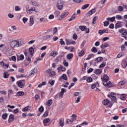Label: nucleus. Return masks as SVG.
<instances>
[{
  "label": "nucleus",
  "instance_id": "nucleus-29",
  "mask_svg": "<svg viewBox=\"0 0 127 127\" xmlns=\"http://www.w3.org/2000/svg\"><path fill=\"white\" fill-rule=\"evenodd\" d=\"M73 54L72 53H70V54H69L67 55L66 57H67V59L68 60H71V59L72 58H73Z\"/></svg>",
  "mask_w": 127,
  "mask_h": 127
},
{
  "label": "nucleus",
  "instance_id": "nucleus-41",
  "mask_svg": "<svg viewBox=\"0 0 127 127\" xmlns=\"http://www.w3.org/2000/svg\"><path fill=\"white\" fill-rule=\"evenodd\" d=\"M102 60H103V57H99L96 59L95 61H96V62H101Z\"/></svg>",
  "mask_w": 127,
  "mask_h": 127
},
{
  "label": "nucleus",
  "instance_id": "nucleus-3",
  "mask_svg": "<svg viewBox=\"0 0 127 127\" xmlns=\"http://www.w3.org/2000/svg\"><path fill=\"white\" fill-rule=\"evenodd\" d=\"M64 1L63 0H58L57 4V8L60 9V10H62V9H63V5L64 4Z\"/></svg>",
  "mask_w": 127,
  "mask_h": 127
},
{
  "label": "nucleus",
  "instance_id": "nucleus-40",
  "mask_svg": "<svg viewBox=\"0 0 127 127\" xmlns=\"http://www.w3.org/2000/svg\"><path fill=\"white\" fill-rule=\"evenodd\" d=\"M92 52H93V53H96L98 52V50H97V48L93 47L91 49Z\"/></svg>",
  "mask_w": 127,
  "mask_h": 127
},
{
  "label": "nucleus",
  "instance_id": "nucleus-18",
  "mask_svg": "<svg viewBox=\"0 0 127 127\" xmlns=\"http://www.w3.org/2000/svg\"><path fill=\"white\" fill-rule=\"evenodd\" d=\"M76 121V119H67V124H68V125H71L73 122H75Z\"/></svg>",
  "mask_w": 127,
  "mask_h": 127
},
{
  "label": "nucleus",
  "instance_id": "nucleus-59",
  "mask_svg": "<svg viewBox=\"0 0 127 127\" xmlns=\"http://www.w3.org/2000/svg\"><path fill=\"white\" fill-rule=\"evenodd\" d=\"M110 98H112L113 97H115L116 96H117V95L116 94V93H114V92H112L110 94Z\"/></svg>",
  "mask_w": 127,
  "mask_h": 127
},
{
  "label": "nucleus",
  "instance_id": "nucleus-19",
  "mask_svg": "<svg viewBox=\"0 0 127 127\" xmlns=\"http://www.w3.org/2000/svg\"><path fill=\"white\" fill-rule=\"evenodd\" d=\"M68 14H69V12H65L63 14L61 15V19H63V18H65V17L66 16H67V15H68Z\"/></svg>",
  "mask_w": 127,
  "mask_h": 127
},
{
  "label": "nucleus",
  "instance_id": "nucleus-49",
  "mask_svg": "<svg viewBox=\"0 0 127 127\" xmlns=\"http://www.w3.org/2000/svg\"><path fill=\"white\" fill-rule=\"evenodd\" d=\"M64 65L65 66V67H68L69 66V63L68 62H66V60L64 61Z\"/></svg>",
  "mask_w": 127,
  "mask_h": 127
},
{
  "label": "nucleus",
  "instance_id": "nucleus-26",
  "mask_svg": "<svg viewBox=\"0 0 127 127\" xmlns=\"http://www.w3.org/2000/svg\"><path fill=\"white\" fill-rule=\"evenodd\" d=\"M79 28L81 30V31H85L87 29V27L86 26H79Z\"/></svg>",
  "mask_w": 127,
  "mask_h": 127
},
{
  "label": "nucleus",
  "instance_id": "nucleus-20",
  "mask_svg": "<svg viewBox=\"0 0 127 127\" xmlns=\"http://www.w3.org/2000/svg\"><path fill=\"white\" fill-rule=\"evenodd\" d=\"M107 20H108V21H110V20L111 21V22H114L115 20H116V17L114 16L112 17V18L111 17H108L107 18Z\"/></svg>",
  "mask_w": 127,
  "mask_h": 127
},
{
  "label": "nucleus",
  "instance_id": "nucleus-4",
  "mask_svg": "<svg viewBox=\"0 0 127 127\" xmlns=\"http://www.w3.org/2000/svg\"><path fill=\"white\" fill-rule=\"evenodd\" d=\"M47 72H48V74H49V76H50V77H53V76H55L56 75V72L53 71H51L50 69H49L48 70H47Z\"/></svg>",
  "mask_w": 127,
  "mask_h": 127
},
{
  "label": "nucleus",
  "instance_id": "nucleus-62",
  "mask_svg": "<svg viewBox=\"0 0 127 127\" xmlns=\"http://www.w3.org/2000/svg\"><path fill=\"white\" fill-rule=\"evenodd\" d=\"M8 16L10 18H13V17H14V15L12 14H11V13L8 14Z\"/></svg>",
  "mask_w": 127,
  "mask_h": 127
},
{
  "label": "nucleus",
  "instance_id": "nucleus-42",
  "mask_svg": "<svg viewBox=\"0 0 127 127\" xmlns=\"http://www.w3.org/2000/svg\"><path fill=\"white\" fill-rule=\"evenodd\" d=\"M49 114V111L48 110H46L45 112L44 113L43 117L44 118H46L48 116Z\"/></svg>",
  "mask_w": 127,
  "mask_h": 127
},
{
  "label": "nucleus",
  "instance_id": "nucleus-33",
  "mask_svg": "<svg viewBox=\"0 0 127 127\" xmlns=\"http://www.w3.org/2000/svg\"><path fill=\"white\" fill-rule=\"evenodd\" d=\"M77 17V15L74 13L72 16L71 17L70 19L69 20V21H72V20H74L75 18Z\"/></svg>",
  "mask_w": 127,
  "mask_h": 127
},
{
  "label": "nucleus",
  "instance_id": "nucleus-25",
  "mask_svg": "<svg viewBox=\"0 0 127 127\" xmlns=\"http://www.w3.org/2000/svg\"><path fill=\"white\" fill-rule=\"evenodd\" d=\"M85 55V50H82L81 51L78 53V56L79 57H82V56H84Z\"/></svg>",
  "mask_w": 127,
  "mask_h": 127
},
{
  "label": "nucleus",
  "instance_id": "nucleus-1",
  "mask_svg": "<svg viewBox=\"0 0 127 127\" xmlns=\"http://www.w3.org/2000/svg\"><path fill=\"white\" fill-rule=\"evenodd\" d=\"M101 80L103 83L105 87H108V88L112 87V82L110 81V77L107 74H104L101 77Z\"/></svg>",
  "mask_w": 127,
  "mask_h": 127
},
{
  "label": "nucleus",
  "instance_id": "nucleus-16",
  "mask_svg": "<svg viewBox=\"0 0 127 127\" xmlns=\"http://www.w3.org/2000/svg\"><path fill=\"white\" fill-rule=\"evenodd\" d=\"M24 92L23 91H19L15 95V97H20L21 96H24Z\"/></svg>",
  "mask_w": 127,
  "mask_h": 127
},
{
  "label": "nucleus",
  "instance_id": "nucleus-14",
  "mask_svg": "<svg viewBox=\"0 0 127 127\" xmlns=\"http://www.w3.org/2000/svg\"><path fill=\"white\" fill-rule=\"evenodd\" d=\"M102 70L101 69H95L94 70V73L96 74V75H100V74H102Z\"/></svg>",
  "mask_w": 127,
  "mask_h": 127
},
{
  "label": "nucleus",
  "instance_id": "nucleus-32",
  "mask_svg": "<svg viewBox=\"0 0 127 127\" xmlns=\"http://www.w3.org/2000/svg\"><path fill=\"white\" fill-rule=\"evenodd\" d=\"M53 103V101H52V99H50L48 101V102L47 103V106H48L49 107H50V106H51V105H52V104Z\"/></svg>",
  "mask_w": 127,
  "mask_h": 127
},
{
  "label": "nucleus",
  "instance_id": "nucleus-27",
  "mask_svg": "<svg viewBox=\"0 0 127 127\" xmlns=\"http://www.w3.org/2000/svg\"><path fill=\"white\" fill-rule=\"evenodd\" d=\"M29 51L30 55H33V53H34V49L33 47H31L29 48Z\"/></svg>",
  "mask_w": 127,
  "mask_h": 127
},
{
  "label": "nucleus",
  "instance_id": "nucleus-60",
  "mask_svg": "<svg viewBox=\"0 0 127 127\" xmlns=\"http://www.w3.org/2000/svg\"><path fill=\"white\" fill-rule=\"evenodd\" d=\"M88 65V63H85L84 64V67L82 68L83 70H86V68H87V65Z\"/></svg>",
  "mask_w": 127,
  "mask_h": 127
},
{
  "label": "nucleus",
  "instance_id": "nucleus-55",
  "mask_svg": "<svg viewBox=\"0 0 127 127\" xmlns=\"http://www.w3.org/2000/svg\"><path fill=\"white\" fill-rule=\"evenodd\" d=\"M16 11H18V10H20L21 8H20L19 6H15V7Z\"/></svg>",
  "mask_w": 127,
  "mask_h": 127
},
{
  "label": "nucleus",
  "instance_id": "nucleus-63",
  "mask_svg": "<svg viewBox=\"0 0 127 127\" xmlns=\"http://www.w3.org/2000/svg\"><path fill=\"white\" fill-rule=\"evenodd\" d=\"M0 94H2V95H6V92L3 90L0 91Z\"/></svg>",
  "mask_w": 127,
  "mask_h": 127
},
{
  "label": "nucleus",
  "instance_id": "nucleus-6",
  "mask_svg": "<svg viewBox=\"0 0 127 127\" xmlns=\"http://www.w3.org/2000/svg\"><path fill=\"white\" fill-rule=\"evenodd\" d=\"M0 65L1 66H2V67H3V68H4V69H7V68H8V67L9 66V65L8 64H4V63H3V62H0Z\"/></svg>",
  "mask_w": 127,
  "mask_h": 127
},
{
  "label": "nucleus",
  "instance_id": "nucleus-8",
  "mask_svg": "<svg viewBox=\"0 0 127 127\" xmlns=\"http://www.w3.org/2000/svg\"><path fill=\"white\" fill-rule=\"evenodd\" d=\"M34 16H30V23H29V26H32L33 24H34V19H33Z\"/></svg>",
  "mask_w": 127,
  "mask_h": 127
},
{
  "label": "nucleus",
  "instance_id": "nucleus-43",
  "mask_svg": "<svg viewBox=\"0 0 127 127\" xmlns=\"http://www.w3.org/2000/svg\"><path fill=\"white\" fill-rule=\"evenodd\" d=\"M86 81L87 83H91V82H93V78L91 77H88Z\"/></svg>",
  "mask_w": 127,
  "mask_h": 127
},
{
  "label": "nucleus",
  "instance_id": "nucleus-21",
  "mask_svg": "<svg viewBox=\"0 0 127 127\" xmlns=\"http://www.w3.org/2000/svg\"><path fill=\"white\" fill-rule=\"evenodd\" d=\"M110 45L108 43H105L104 45H102L101 46V49H105V48H107V47H109Z\"/></svg>",
  "mask_w": 127,
  "mask_h": 127
},
{
  "label": "nucleus",
  "instance_id": "nucleus-57",
  "mask_svg": "<svg viewBox=\"0 0 127 127\" xmlns=\"http://www.w3.org/2000/svg\"><path fill=\"white\" fill-rule=\"evenodd\" d=\"M109 24H110V22H109L108 21H105L104 22V26H108V25H109Z\"/></svg>",
  "mask_w": 127,
  "mask_h": 127
},
{
  "label": "nucleus",
  "instance_id": "nucleus-64",
  "mask_svg": "<svg viewBox=\"0 0 127 127\" xmlns=\"http://www.w3.org/2000/svg\"><path fill=\"white\" fill-rule=\"evenodd\" d=\"M106 66V64H100V65L99 66V68H103V67H105Z\"/></svg>",
  "mask_w": 127,
  "mask_h": 127
},
{
  "label": "nucleus",
  "instance_id": "nucleus-45",
  "mask_svg": "<svg viewBox=\"0 0 127 127\" xmlns=\"http://www.w3.org/2000/svg\"><path fill=\"white\" fill-rule=\"evenodd\" d=\"M2 118L3 120H6L7 119V114L5 113L2 115Z\"/></svg>",
  "mask_w": 127,
  "mask_h": 127
},
{
  "label": "nucleus",
  "instance_id": "nucleus-51",
  "mask_svg": "<svg viewBox=\"0 0 127 127\" xmlns=\"http://www.w3.org/2000/svg\"><path fill=\"white\" fill-rule=\"evenodd\" d=\"M60 43L61 45H65V42L63 41V39H61L60 41Z\"/></svg>",
  "mask_w": 127,
  "mask_h": 127
},
{
  "label": "nucleus",
  "instance_id": "nucleus-50",
  "mask_svg": "<svg viewBox=\"0 0 127 127\" xmlns=\"http://www.w3.org/2000/svg\"><path fill=\"white\" fill-rule=\"evenodd\" d=\"M89 5H90V4H86L84 5L82 7V9H86V8H87Z\"/></svg>",
  "mask_w": 127,
  "mask_h": 127
},
{
  "label": "nucleus",
  "instance_id": "nucleus-47",
  "mask_svg": "<svg viewBox=\"0 0 127 127\" xmlns=\"http://www.w3.org/2000/svg\"><path fill=\"white\" fill-rule=\"evenodd\" d=\"M39 112H40L41 114V113H43L44 111V108H43V106H41L39 108Z\"/></svg>",
  "mask_w": 127,
  "mask_h": 127
},
{
  "label": "nucleus",
  "instance_id": "nucleus-30",
  "mask_svg": "<svg viewBox=\"0 0 127 127\" xmlns=\"http://www.w3.org/2000/svg\"><path fill=\"white\" fill-rule=\"evenodd\" d=\"M47 21H48V20L44 17L40 19V22H47Z\"/></svg>",
  "mask_w": 127,
  "mask_h": 127
},
{
  "label": "nucleus",
  "instance_id": "nucleus-37",
  "mask_svg": "<svg viewBox=\"0 0 127 127\" xmlns=\"http://www.w3.org/2000/svg\"><path fill=\"white\" fill-rule=\"evenodd\" d=\"M57 31H58V29L57 28V27L54 28L53 30V35H54L55 34H56V33H57Z\"/></svg>",
  "mask_w": 127,
  "mask_h": 127
},
{
  "label": "nucleus",
  "instance_id": "nucleus-31",
  "mask_svg": "<svg viewBox=\"0 0 127 127\" xmlns=\"http://www.w3.org/2000/svg\"><path fill=\"white\" fill-rule=\"evenodd\" d=\"M57 54H58V52L52 51L50 54V56H53V57H55Z\"/></svg>",
  "mask_w": 127,
  "mask_h": 127
},
{
  "label": "nucleus",
  "instance_id": "nucleus-13",
  "mask_svg": "<svg viewBox=\"0 0 127 127\" xmlns=\"http://www.w3.org/2000/svg\"><path fill=\"white\" fill-rule=\"evenodd\" d=\"M65 42L66 43V45H70V44H74L75 43V41H71V40H65Z\"/></svg>",
  "mask_w": 127,
  "mask_h": 127
},
{
  "label": "nucleus",
  "instance_id": "nucleus-52",
  "mask_svg": "<svg viewBox=\"0 0 127 127\" xmlns=\"http://www.w3.org/2000/svg\"><path fill=\"white\" fill-rule=\"evenodd\" d=\"M54 83H55V80H50L49 82V84H50L51 86H53V85H54Z\"/></svg>",
  "mask_w": 127,
  "mask_h": 127
},
{
  "label": "nucleus",
  "instance_id": "nucleus-56",
  "mask_svg": "<svg viewBox=\"0 0 127 127\" xmlns=\"http://www.w3.org/2000/svg\"><path fill=\"white\" fill-rule=\"evenodd\" d=\"M118 10L119 11H123V10H124V7L122 6H119L118 8Z\"/></svg>",
  "mask_w": 127,
  "mask_h": 127
},
{
  "label": "nucleus",
  "instance_id": "nucleus-38",
  "mask_svg": "<svg viewBox=\"0 0 127 127\" xmlns=\"http://www.w3.org/2000/svg\"><path fill=\"white\" fill-rule=\"evenodd\" d=\"M116 18L118 20H121V19H124V17H123V16H122L121 15H117Z\"/></svg>",
  "mask_w": 127,
  "mask_h": 127
},
{
  "label": "nucleus",
  "instance_id": "nucleus-9",
  "mask_svg": "<svg viewBox=\"0 0 127 127\" xmlns=\"http://www.w3.org/2000/svg\"><path fill=\"white\" fill-rule=\"evenodd\" d=\"M63 79H64V80H68V77L65 74H64L62 75V77L59 78V81H62Z\"/></svg>",
  "mask_w": 127,
  "mask_h": 127
},
{
  "label": "nucleus",
  "instance_id": "nucleus-53",
  "mask_svg": "<svg viewBox=\"0 0 127 127\" xmlns=\"http://www.w3.org/2000/svg\"><path fill=\"white\" fill-rule=\"evenodd\" d=\"M81 98H82V97L81 96H79L77 100L75 101V103H79V102H80V100H81Z\"/></svg>",
  "mask_w": 127,
  "mask_h": 127
},
{
  "label": "nucleus",
  "instance_id": "nucleus-15",
  "mask_svg": "<svg viewBox=\"0 0 127 127\" xmlns=\"http://www.w3.org/2000/svg\"><path fill=\"white\" fill-rule=\"evenodd\" d=\"M48 123H50V119L46 118L43 121L44 126L47 127V125L46 124H48Z\"/></svg>",
  "mask_w": 127,
  "mask_h": 127
},
{
  "label": "nucleus",
  "instance_id": "nucleus-46",
  "mask_svg": "<svg viewBox=\"0 0 127 127\" xmlns=\"http://www.w3.org/2000/svg\"><path fill=\"white\" fill-rule=\"evenodd\" d=\"M111 99L112 100V101H114L115 103H117V95H116L115 96L111 97Z\"/></svg>",
  "mask_w": 127,
  "mask_h": 127
},
{
  "label": "nucleus",
  "instance_id": "nucleus-39",
  "mask_svg": "<svg viewBox=\"0 0 127 127\" xmlns=\"http://www.w3.org/2000/svg\"><path fill=\"white\" fill-rule=\"evenodd\" d=\"M92 57H94V54H91L88 55V56L86 58V60H90V59H91V58H92Z\"/></svg>",
  "mask_w": 127,
  "mask_h": 127
},
{
  "label": "nucleus",
  "instance_id": "nucleus-61",
  "mask_svg": "<svg viewBox=\"0 0 127 127\" xmlns=\"http://www.w3.org/2000/svg\"><path fill=\"white\" fill-rule=\"evenodd\" d=\"M115 27V25L114 24L112 23L109 26V28H111V29H114V28Z\"/></svg>",
  "mask_w": 127,
  "mask_h": 127
},
{
  "label": "nucleus",
  "instance_id": "nucleus-22",
  "mask_svg": "<svg viewBox=\"0 0 127 127\" xmlns=\"http://www.w3.org/2000/svg\"><path fill=\"white\" fill-rule=\"evenodd\" d=\"M65 92H66V90L65 91V89L62 88L61 89V92L60 95V97H61V98H63V95H64V93H65Z\"/></svg>",
  "mask_w": 127,
  "mask_h": 127
},
{
  "label": "nucleus",
  "instance_id": "nucleus-2",
  "mask_svg": "<svg viewBox=\"0 0 127 127\" xmlns=\"http://www.w3.org/2000/svg\"><path fill=\"white\" fill-rule=\"evenodd\" d=\"M10 46L12 48H15V47H20L22 45V41H19V40L12 41L10 43Z\"/></svg>",
  "mask_w": 127,
  "mask_h": 127
},
{
  "label": "nucleus",
  "instance_id": "nucleus-24",
  "mask_svg": "<svg viewBox=\"0 0 127 127\" xmlns=\"http://www.w3.org/2000/svg\"><path fill=\"white\" fill-rule=\"evenodd\" d=\"M29 110H30V106H28L23 108L22 111V112H27V111H29Z\"/></svg>",
  "mask_w": 127,
  "mask_h": 127
},
{
  "label": "nucleus",
  "instance_id": "nucleus-11",
  "mask_svg": "<svg viewBox=\"0 0 127 127\" xmlns=\"http://www.w3.org/2000/svg\"><path fill=\"white\" fill-rule=\"evenodd\" d=\"M17 61H19V60H24V56L22 54L20 56L17 55Z\"/></svg>",
  "mask_w": 127,
  "mask_h": 127
},
{
  "label": "nucleus",
  "instance_id": "nucleus-36",
  "mask_svg": "<svg viewBox=\"0 0 127 127\" xmlns=\"http://www.w3.org/2000/svg\"><path fill=\"white\" fill-rule=\"evenodd\" d=\"M31 3L33 5H34V6H39V3H37L35 1H32Z\"/></svg>",
  "mask_w": 127,
  "mask_h": 127
},
{
  "label": "nucleus",
  "instance_id": "nucleus-7",
  "mask_svg": "<svg viewBox=\"0 0 127 127\" xmlns=\"http://www.w3.org/2000/svg\"><path fill=\"white\" fill-rule=\"evenodd\" d=\"M14 121V116L12 114L9 115V119H8V123H11Z\"/></svg>",
  "mask_w": 127,
  "mask_h": 127
},
{
  "label": "nucleus",
  "instance_id": "nucleus-17",
  "mask_svg": "<svg viewBox=\"0 0 127 127\" xmlns=\"http://www.w3.org/2000/svg\"><path fill=\"white\" fill-rule=\"evenodd\" d=\"M59 127H64V120L63 119H60L59 124Z\"/></svg>",
  "mask_w": 127,
  "mask_h": 127
},
{
  "label": "nucleus",
  "instance_id": "nucleus-23",
  "mask_svg": "<svg viewBox=\"0 0 127 127\" xmlns=\"http://www.w3.org/2000/svg\"><path fill=\"white\" fill-rule=\"evenodd\" d=\"M110 103V100L108 99H105L103 101V104L104 106H107L108 104Z\"/></svg>",
  "mask_w": 127,
  "mask_h": 127
},
{
  "label": "nucleus",
  "instance_id": "nucleus-5",
  "mask_svg": "<svg viewBox=\"0 0 127 127\" xmlns=\"http://www.w3.org/2000/svg\"><path fill=\"white\" fill-rule=\"evenodd\" d=\"M123 22L118 21L115 25V28L117 29V28H120V27H123Z\"/></svg>",
  "mask_w": 127,
  "mask_h": 127
},
{
  "label": "nucleus",
  "instance_id": "nucleus-48",
  "mask_svg": "<svg viewBox=\"0 0 127 127\" xmlns=\"http://www.w3.org/2000/svg\"><path fill=\"white\" fill-rule=\"evenodd\" d=\"M55 16H58V15H60V11L57 10L55 12Z\"/></svg>",
  "mask_w": 127,
  "mask_h": 127
},
{
  "label": "nucleus",
  "instance_id": "nucleus-34",
  "mask_svg": "<svg viewBox=\"0 0 127 127\" xmlns=\"http://www.w3.org/2000/svg\"><path fill=\"white\" fill-rule=\"evenodd\" d=\"M126 83H127V80H124L123 81L119 82V85L120 86H123V85H125V84H126Z\"/></svg>",
  "mask_w": 127,
  "mask_h": 127
},
{
  "label": "nucleus",
  "instance_id": "nucleus-28",
  "mask_svg": "<svg viewBox=\"0 0 127 127\" xmlns=\"http://www.w3.org/2000/svg\"><path fill=\"white\" fill-rule=\"evenodd\" d=\"M3 77L5 78V79H7L9 77V74H8V72L7 71L5 72L3 74Z\"/></svg>",
  "mask_w": 127,
  "mask_h": 127
},
{
  "label": "nucleus",
  "instance_id": "nucleus-10",
  "mask_svg": "<svg viewBox=\"0 0 127 127\" xmlns=\"http://www.w3.org/2000/svg\"><path fill=\"white\" fill-rule=\"evenodd\" d=\"M120 99L122 101H126L127 100V94H122L120 95Z\"/></svg>",
  "mask_w": 127,
  "mask_h": 127
},
{
  "label": "nucleus",
  "instance_id": "nucleus-12",
  "mask_svg": "<svg viewBox=\"0 0 127 127\" xmlns=\"http://www.w3.org/2000/svg\"><path fill=\"white\" fill-rule=\"evenodd\" d=\"M36 73H37V70L35 68L33 69L32 72L30 73L29 76L30 77H33V76H34V74H36Z\"/></svg>",
  "mask_w": 127,
  "mask_h": 127
},
{
  "label": "nucleus",
  "instance_id": "nucleus-54",
  "mask_svg": "<svg viewBox=\"0 0 127 127\" xmlns=\"http://www.w3.org/2000/svg\"><path fill=\"white\" fill-rule=\"evenodd\" d=\"M27 20H28V19L26 17H23V22H24V23H26V22H27Z\"/></svg>",
  "mask_w": 127,
  "mask_h": 127
},
{
  "label": "nucleus",
  "instance_id": "nucleus-35",
  "mask_svg": "<svg viewBox=\"0 0 127 127\" xmlns=\"http://www.w3.org/2000/svg\"><path fill=\"white\" fill-rule=\"evenodd\" d=\"M18 86L20 88H23V83L21 81L17 82Z\"/></svg>",
  "mask_w": 127,
  "mask_h": 127
},
{
  "label": "nucleus",
  "instance_id": "nucleus-58",
  "mask_svg": "<svg viewBox=\"0 0 127 127\" xmlns=\"http://www.w3.org/2000/svg\"><path fill=\"white\" fill-rule=\"evenodd\" d=\"M75 2H77V3H80V2H82L84 0H73Z\"/></svg>",
  "mask_w": 127,
  "mask_h": 127
},
{
  "label": "nucleus",
  "instance_id": "nucleus-44",
  "mask_svg": "<svg viewBox=\"0 0 127 127\" xmlns=\"http://www.w3.org/2000/svg\"><path fill=\"white\" fill-rule=\"evenodd\" d=\"M98 20V17L95 16L93 19L92 23L93 24H96V21Z\"/></svg>",
  "mask_w": 127,
  "mask_h": 127
}]
</instances>
